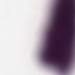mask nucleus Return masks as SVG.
<instances>
[{"mask_svg":"<svg viewBox=\"0 0 75 75\" xmlns=\"http://www.w3.org/2000/svg\"><path fill=\"white\" fill-rule=\"evenodd\" d=\"M64 66H66V65H67V62H65V63H64Z\"/></svg>","mask_w":75,"mask_h":75,"instance_id":"1","label":"nucleus"},{"mask_svg":"<svg viewBox=\"0 0 75 75\" xmlns=\"http://www.w3.org/2000/svg\"><path fill=\"white\" fill-rule=\"evenodd\" d=\"M72 6H75V5L74 4V3H73V4H72Z\"/></svg>","mask_w":75,"mask_h":75,"instance_id":"2","label":"nucleus"}]
</instances>
